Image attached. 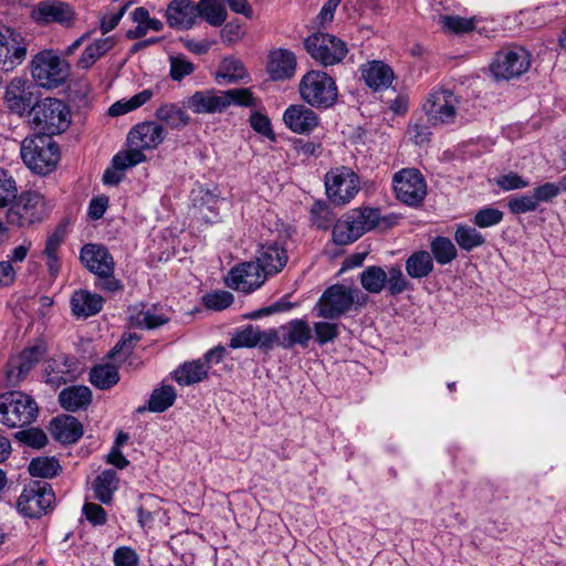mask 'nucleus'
Listing matches in <instances>:
<instances>
[{"mask_svg":"<svg viewBox=\"0 0 566 566\" xmlns=\"http://www.w3.org/2000/svg\"><path fill=\"white\" fill-rule=\"evenodd\" d=\"M166 138L165 128L156 122H144L130 129L127 142L132 149L113 157L116 168H130L146 160L144 149H154Z\"/></svg>","mask_w":566,"mask_h":566,"instance_id":"1","label":"nucleus"},{"mask_svg":"<svg viewBox=\"0 0 566 566\" xmlns=\"http://www.w3.org/2000/svg\"><path fill=\"white\" fill-rule=\"evenodd\" d=\"M21 157L33 172L45 176L55 169L60 148L51 136L34 135L23 139Z\"/></svg>","mask_w":566,"mask_h":566,"instance_id":"2","label":"nucleus"},{"mask_svg":"<svg viewBox=\"0 0 566 566\" xmlns=\"http://www.w3.org/2000/svg\"><path fill=\"white\" fill-rule=\"evenodd\" d=\"M31 125L36 135L54 136L65 132L70 126V109L57 98L46 97L38 101L31 108Z\"/></svg>","mask_w":566,"mask_h":566,"instance_id":"3","label":"nucleus"},{"mask_svg":"<svg viewBox=\"0 0 566 566\" xmlns=\"http://www.w3.org/2000/svg\"><path fill=\"white\" fill-rule=\"evenodd\" d=\"M298 91L302 99L317 109H328L338 99V88L335 80L326 72L318 70H311L303 75Z\"/></svg>","mask_w":566,"mask_h":566,"instance_id":"4","label":"nucleus"},{"mask_svg":"<svg viewBox=\"0 0 566 566\" xmlns=\"http://www.w3.org/2000/svg\"><path fill=\"white\" fill-rule=\"evenodd\" d=\"M30 72L39 86L56 88L69 78L70 64L54 50H42L32 57Z\"/></svg>","mask_w":566,"mask_h":566,"instance_id":"5","label":"nucleus"},{"mask_svg":"<svg viewBox=\"0 0 566 566\" xmlns=\"http://www.w3.org/2000/svg\"><path fill=\"white\" fill-rule=\"evenodd\" d=\"M39 412L35 400L22 391H7L0 395V422L9 428H23L36 420Z\"/></svg>","mask_w":566,"mask_h":566,"instance_id":"6","label":"nucleus"},{"mask_svg":"<svg viewBox=\"0 0 566 566\" xmlns=\"http://www.w3.org/2000/svg\"><path fill=\"white\" fill-rule=\"evenodd\" d=\"M55 500L52 486L45 481L27 484L17 501V509L25 517L39 518L46 514Z\"/></svg>","mask_w":566,"mask_h":566,"instance_id":"7","label":"nucleus"},{"mask_svg":"<svg viewBox=\"0 0 566 566\" xmlns=\"http://www.w3.org/2000/svg\"><path fill=\"white\" fill-rule=\"evenodd\" d=\"M358 293L357 289L347 287L344 284L331 285L315 305L317 316L332 321L340 318L352 310Z\"/></svg>","mask_w":566,"mask_h":566,"instance_id":"8","label":"nucleus"},{"mask_svg":"<svg viewBox=\"0 0 566 566\" xmlns=\"http://www.w3.org/2000/svg\"><path fill=\"white\" fill-rule=\"evenodd\" d=\"M8 221L18 227H29L43 220L45 216L44 197L36 191H22L9 205Z\"/></svg>","mask_w":566,"mask_h":566,"instance_id":"9","label":"nucleus"},{"mask_svg":"<svg viewBox=\"0 0 566 566\" xmlns=\"http://www.w3.org/2000/svg\"><path fill=\"white\" fill-rule=\"evenodd\" d=\"M305 49L321 65L340 63L348 53L347 44L335 35L317 32L305 39Z\"/></svg>","mask_w":566,"mask_h":566,"instance_id":"10","label":"nucleus"},{"mask_svg":"<svg viewBox=\"0 0 566 566\" xmlns=\"http://www.w3.org/2000/svg\"><path fill=\"white\" fill-rule=\"evenodd\" d=\"M324 181L328 199L337 206L348 203L360 189L358 176L345 166L331 169Z\"/></svg>","mask_w":566,"mask_h":566,"instance_id":"11","label":"nucleus"},{"mask_svg":"<svg viewBox=\"0 0 566 566\" xmlns=\"http://www.w3.org/2000/svg\"><path fill=\"white\" fill-rule=\"evenodd\" d=\"M396 197L402 203L418 207L427 196V182L422 174L415 168H405L392 178Z\"/></svg>","mask_w":566,"mask_h":566,"instance_id":"12","label":"nucleus"},{"mask_svg":"<svg viewBox=\"0 0 566 566\" xmlns=\"http://www.w3.org/2000/svg\"><path fill=\"white\" fill-rule=\"evenodd\" d=\"M531 65L530 54L526 50H502L495 54L490 71L495 80H511L520 77Z\"/></svg>","mask_w":566,"mask_h":566,"instance_id":"13","label":"nucleus"},{"mask_svg":"<svg viewBox=\"0 0 566 566\" xmlns=\"http://www.w3.org/2000/svg\"><path fill=\"white\" fill-rule=\"evenodd\" d=\"M33 91L34 86L27 78H12L7 85L3 96L6 106L20 117L30 116L31 108L38 102Z\"/></svg>","mask_w":566,"mask_h":566,"instance_id":"14","label":"nucleus"},{"mask_svg":"<svg viewBox=\"0 0 566 566\" xmlns=\"http://www.w3.org/2000/svg\"><path fill=\"white\" fill-rule=\"evenodd\" d=\"M28 42L18 32L0 27V70L10 72L20 65L27 56Z\"/></svg>","mask_w":566,"mask_h":566,"instance_id":"15","label":"nucleus"},{"mask_svg":"<svg viewBox=\"0 0 566 566\" xmlns=\"http://www.w3.org/2000/svg\"><path fill=\"white\" fill-rule=\"evenodd\" d=\"M458 104L459 99L451 91L434 90L429 94L423 109L431 124H449L455 118Z\"/></svg>","mask_w":566,"mask_h":566,"instance_id":"16","label":"nucleus"},{"mask_svg":"<svg viewBox=\"0 0 566 566\" xmlns=\"http://www.w3.org/2000/svg\"><path fill=\"white\" fill-rule=\"evenodd\" d=\"M268 276L256 262H243L229 272L226 283L230 289L250 293L259 289Z\"/></svg>","mask_w":566,"mask_h":566,"instance_id":"17","label":"nucleus"},{"mask_svg":"<svg viewBox=\"0 0 566 566\" xmlns=\"http://www.w3.org/2000/svg\"><path fill=\"white\" fill-rule=\"evenodd\" d=\"M198 18L200 11L197 3L191 0H171L166 9V20L170 28L179 30L191 29Z\"/></svg>","mask_w":566,"mask_h":566,"instance_id":"18","label":"nucleus"},{"mask_svg":"<svg viewBox=\"0 0 566 566\" xmlns=\"http://www.w3.org/2000/svg\"><path fill=\"white\" fill-rule=\"evenodd\" d=\"M80 259L84 266L96 276L99 274H113L115 263L109 251L99 244H85L81 249Z\"/></svg>","mask_w":566,"mask_h":566,"instance_id":"19","label":"nucleus"},{"mask_svg":"<svg viewBox=\"0 0 566 566\" xmlns=\"http://www.w3.org/2000/svg\"><path fill=\"white\" fill-rule=\"evenodd\" d=\"M283 120L289 129L296 134H308L319 124L318 115L303 104L290 105L283 114Z\"/></svg>","mask_w":566,"mask_h":566,"instance_id":"20","label":"nucleus"},{"mask_svg":"<svg viewBox=\"0 0 566 566\" xmlns=\"http://www.w3.org/2000/svg\"><path fill=\"white\" fill-rule=\"evenodd\" d=\"M32 18L40 23L56 22L70 24L74 19V12L70 4L57 0H44L36 4L32 11Z\"/></svg>","mask_w":566,"mask_h":566,"instance_id":"21","label":"nucleus"},{"mask_svg":"<svg viewBox=\"0 0 566 566\" xmlns=\"http://www.w3.org/2000/svg\"><path fill=\"white\" fill-rule=\"evenodd\" d=\"M285 248L277 241L264 243L256 254V264L265 275H275L283 270L287 263Z\"/></svg>","mask_w":566,"mask_h":566,"instance_id":"22","label":"nucleus"},{"mask_svg":"<svg viewBox=\"0 0 566 566\" xmlns=\"http://www.w3.org/2000/svg\"><path fill=\"white\" fill-rule=\"evenodd\" d=\"M223 98V91L221 90L196 91L187 98L186 106L195 114L223 113L226 111Z\"/></svg>","mask_w":566,"mask_h":566,"instance_id":"23","label":"nucleus"},{"mask_svg":"<svg viewBox=\"0 0 566 566\" xmlns=\"http://www.w3.org/2000/svg\"><path fill=\"white\" fill-rule=\"evenodd\" d=\"M360 73L366 85L375 92L388 88L395 78L392 69L377 60L360 65Z\"/></svg>","mask_w":566,"mask_h":566,"instance_id":"24","label":"nucleus"},{"mask_svg":"<svg viewBox=\"0 0 566 566\" xmlns=\"http://www.w3.org/2000/svg\"><path fill=\"white\" fill-rule=\"evenodd\" d=\"M281 334V347L284 349H291L295 345L306 348L312 338V329L307 321L302 318H295L282 325Z\"/></svg>","mask_w":566,"mask_h":566,"instance_id":"25","label":"nucleus"},{"mask_svg":"<svg viewBox=\"0 0 566 566\" xmlns=\"http://www.w3.org/2000/svg\"><path fill=\"white\" fill-rule=\"evenodd\" d=\"M70 303L76 317L87 318L102 311L104 298L99 294L81 289L73 293Z\"/></svg>","mask_w":566,"mask_h":566,"instance_id":"26","label":"nucleus"},{"mask_svg":"<svg viewBox=\"0 0 566 566\" xmlns=\"http://www.w3.org/2000/svg\"><path fill=\"white\" fill-rule=\"evenodd\" d=\"M269 72L275 81L291 78L296 69V57L293 52L279 49L270 54Z\"/></svg>","mask_w":566,"mask_h":566,"instance_id":"27","label":"nucleus"},{"mask_svg":"<svg viewBox=\"0 0 566 566\" xmlns=\"http://www.w3.org/2000/svg\"><path fill=\"white\" fill-rule=\"evenodd\" d=\"M44 373L46 382L55 388L75 379L73 361L65 356L48 360Z\"/></svg>","mask_w":566,"mask_h":566,"instance_id":"28","label":"nucleus"},{"mask_svg":"<svg viewBox=\"0 0 566 566\" xmlns=\"http://www.w3.org/2000/svg\"><path fill=\"white\" fill-rule=\"evenodd\" d=\"M51 431L56 440L71 444L83 436V426L75 417L66 415L51 421Z\"/></svg>","mask_w":566,"mask_h":566,"instance_id":"29","label":"nucleus"},{"mask_svg":"<svg viewBox=\"0 0 566 566\" xmlns=\"http://www.w3.org/2000/svg\"><path fill=\"white\" fill-rule=\"evenodd\" d=\"M45 353L46 346L42 342L24 348L20 355L11 363L12 369L9 370L8 377L11 378L13 376L14 369L18 371V379L25 377L28 373L43 358Z\"/></svg>","mask_w":566,"mask_h":566,"instance_id":"30","label":"nucleus"},{"mask_svg":"<svg viewBox=\"0 0 566 566\" xmlns=\"http://www.w3.org/2000/svg\"><path fill=\"white\" fill-rule=\"evenodd\" d=\"M59 402L66 411L76 412L91 405L92 391L86 386H70L59 394Z\"/></svg>","mask_w":566,"mask_h":566,"instance_id":"31","label":"nucleus"},{"mask_svg":"<svg viewBox=\"0 0 566 566\" xmlns=\"http://www.w3.org/2000/svg\"><path fill=\"white\" fill-rule=\"evenodd\" d=\"M117 43L115 35L105 36L95 40L88 44L77 61V67L81 70L90 69L98 59L109 52Z\"/></svg>","mask_w":566,"mask_h":566,"instance_id":"32","label":"nucleus"},{"mask_svg":"<svg viewBox=\"0 0 566 566\" xmlns=\"http://www.w3.org/2000/svg\"><path fill=\"white\" fill-rule=\"evenodd\" d=\"M434 264L430 252L420 250L411 253L406 260V272L412 279H423L430 275Z\"/></svg>","mask_w":566,"mask_h":566,"instance_id":"33","label":"nucleus"},{"mask_svg":"<svg viewBox=\"0 0 566 566\" xmlns=\"http://www.w3.org/2000/svg\"><path fill=\"white\" fill-rule=\"evenodd\" d=\"M118 488V476L114 470H104L93 482L95 497L104 504H109Z\"/></svg>","mask_w":566,"mask_h":566,"instance_id":"34","label":"nucleus"},{"mask_svg":"<svg viewBox=\"0 0 566 566\" xmlns=\"http://www.w3.org/2000/svg\"><path fill=\"white\" fill-rule=\"evenodd\" d=\"M155 116L172 129H181L190 123V116L186 111L174 103L163 104L156 109Z\"/></svg>","mask_w":566,"mask_h":566,"instance_id":"35","label":"nucleus"},{"mask_svg":"<svg viewBox=\"0 0 566 566\" xmlns=\"http://www.w3.org/2000/svg\"><path fill=\"white\" fill-rule=\"evenodd\" d=\"M345 216L354 229L358 231L359 238L367 231L374 229L378 224L380 218L379 210L371 208L352 210Z\"/></svg>","mask_w":566,"mask_h":566,"instance_id":"36","label":"nucleus"},{"mask_svg":"<svg viewBox=\"0 0 566 566\" xmlns=\"http://www.w3.org/2000/svg\"><path fill=\"white\" fill-rule=\"evenodd\" d=\"M248 76L243 63L234 57H224L216 73L218 83L234 84Z\"/></svg>","mask_w":566,"mask_h":566,"instance_id":"37","label":"nucleus"},{"mask_svg":"<svg viewBox=\"0 0 566 566\" xmlns=\"http://www.w3.org/2000/svg\"><path fill=\"white\" fill-rule=\"evenodd\" d=\"M90 381L95 388L106 390L119 381V374L113 365H97L90 371Z\"/></svg>","mask_w":566,"mask_h":566,"instance_id":"38","label":"nucleus"},{"mask_svg":"<svg viewBox=\"0 0 566 566\" xmlns=\"http://www.w3.org/2000/svg\"><path fill=\"white\" fill-rule=\"evenodd\" d=\"M200 17L212 27H221L227 20V10L221 0H200L197 3Z\"/></svg>","mask_w":566,"mask_h":566,"instance_id":"39","label":"nucleus"},{"mask_svg":"<svg viewBox=\"0 0 566 566\" xmlns=\"http://www.w3.org/2000/svg\"><path fill=\"white\" fill-rule=\"evenodd\" d=\"M208 368L200 361L185 363L175 370V379L179 385L189 386L207 378Z\"/></svg>","mask_w":566,"mask_h":566,"instance_id":"40","label":"nucleus"},{"mask_svg":"<svg viewBox=\"0 0 566 566\" xmlns=\"http://www.w3.org/2000/svg\"><path fill=\"white\" fill-rule=\"evenodd\" d=\"M359 281L367 292L378 294L386 287L387 272L381 266L370 265L360 273Z\"/></svg>","mask_w":566,"mask_h":566,"instance_id":"41","label":"nucleus"},{"mask_svg":"<svg viewBox=\"0 0 566 566\" xmlns=\"http://www.w3.org/2000/svg\"><path fill=\"white\" fill-rule=\"evenodd\" d=\"M454 240L464 251H472L485 243V238L474 227L468 224H459L454 232Z\"/></svg>","mask_w":566,"mask_h":566,"instance_id":"42","label":"nucleus"},{"mask_svg":"<svg viewBox=\"0 0 566 566\" xmlns=\"http://www.w3.org/2000/svg\"><path fill=\"white\" fill-rule=\"evenodd\" d=\"M430 250L432 259L441 265L451 263L458 255L455 245L447 237H436L430 242Z\"/></svg>","mask_w":566,"mask_h":566,"instance_id":"43","label":"nucleus"},{"mask_svg":"<svg viewBox=\"0 0 566 566\" xmlns=\"http://www.w3.org/2000/svg\"><path fill=\"white\" fill-rule=\"evenodd\" d=\"M176 397L177 394L172 386L163 385L151 392L148 400V410L153 412H164L174 405Z\"/></svg>","mask_w":566,"mask_h":566,"instance_id":"44","label":"nucleus"},{"mask_svg":"<svg viewBox=\"0 0 566 566\" xmlns=\"http://www.w3.org/2000/svg\"><path fill=\"white\" fill-rule=\"evenodd\" d=\"M61 465L53 457H41L32 459L29 464V472L32 476L52 479L59 474Z\"/></svg>","mask_w":566,"mask_h":566,"instance_id":"45","label":"nucleus"},{"mask_svg":"<svg viewBox=\"0 0 566 566\" xmlns=\"http://www.w3.org/2000/svg\"><path fill=\"white\" fill-rule=\"evenodd\" d=\"M135 326L154 329L169 322V317L157 312L156 307L138 312L132 317Z\"/></svg>","mask_w":566,"mask_h":566,"instance_id":"46","label":"nucleus"},{"mask_svg":"<svg viewBox=\"0 0 566 566\" xmlns=\"http://www.w3.org/2000/svg\"><path fill=\"white\" fill-rule=\"evenodd\" d=\"M224 109L231 105L240 107H255L256 98L250 88H231L223 91Z\"/></svg>","mask_w":566,"mask_h":566,"instance_id":"47","label":"nucleus"},{"mask_svg":"<svg viewBox=\"0 0 566 566\" xmlns=\"http://www.w3.org/2000/svg\"><path fill=\"white\" fill-rule=\"evenodd\" d=\"M18 193V186L11 172L0 167V209L8 207Z\"/></svg>","mask_w":566,"mask_h":566,"instance_id":"48","label":"nucleus"},{"mask_svg":"<svg viewBox=\"0 0 566 566\" xmlns=\"http://www.w3.org/2000/svg\"><path fill=\"white\" fill-rule=\"evenodd\" d=\"M332 235L333 242L337 245H346L359 239L358 231L349 223L346 216L334 224Z\"/></svg>","mask_w":566,"mask_h":566,"instance_id":"49","label":"nucleus"},{"mask_svg":"<svg viewBox=\"0 0 566 566\" xmlns=\"http://www.w3.org/2000/svg\"><path fill=\"white\" fill-rule=\"evenodd\" d=\"M169 76L172 81L181 82L186 76L191 75L196 66L185 55L178 54L169 57Z\"/></svg>","mask_w":566,"mask_h":566,"instance_id":"50","label":"nucleus"},{"mask_svg":"<svg viewBox=\"0 0 566 566\" xmlns=\"http://www.w3.org/2000/svg\"><path fill=\"white\" fill-rule=\"evenodd\" d=\"M311 217L313 223L318 229H328L335 219V214L333 210L329 208V206L326 202L323 201H315L314 205L311 208Z\"/></svg>","mask_w":566,"mask_h":566,"instance_id":"51","label":"nucleus"},{"mask_svg":"<svg viewBox=\"0 0 566 566\" xmlns=\"http://www.w3.org/2000/svg\"><path fill=\"white\" fill-rule=\"evenodd\" d=\"M259 340V329L254 328L252 325H248L232 336V338L230 339V347L251 348L258 346Z\"/></svg>","mask_w":566,"mask_h":566,"instance_id":"52","label":"nucleus"},{"mask_svg":"<svg viewBox=\"0 0 566 566\" xmlns=\"http://www.w3.org/2000/svg\"><path fill=\"white\" fill-rule=\"evenodd\" d=\"M504 213L493 207H484L476 211L473 223L479 228H489L499 224L503 220Z\"/></svg>","mask_w":566,"mask_h":566,"instance_id":"53","label":"nucleus"},{"mask_svg":"<svg viewBox=\"0 0 566 566\" xmlns=\"http://www.w3.org/2000/svg\"><path fill=\"white\" fill-rule=\"evenodd\" d=\"M537 200L534 195H522L511 197L507 201V208L513 214H523L537 209Z\"/></svg>","mask_w":566,"mask_h":566,"instance_id":"54","label":"nucleus"},{"mask_svg":"<svg viewBox=\"0 0 566 566\" xmlns=\"http://www.w3.org/2000/svg\"><path fill=\"white\" fill-rule=\"evenodd\" d=\"M440 21L443 29L455 34L468 33L474 29L473 19H467L458 15H442Z\"/></svg>","mask_w":566,"mask_h":566,"instance_id":"55","label":"nucleus"},{"mask_svg":"<svg viewBox=\"0 0 566 566\" xmlns=\"http://www.w3.org/2000/svg\"><path fill=\"white\" fill-rule=\"evenodd\" d=\"M14 438L28 447L40 449L48 443V437L43 430L31 428L14 433Z\"/></svg>","mask_w":566,"mask_h":566,"instance_id":"56","label":"nucleus"},{"mask_svg":"<svg viewBox=\"0 0 566 566\" xmlns=\"http://www.w3.org/2000/svg\"><path fill=\"white\" fill-rule=\"evenodd\" d=\"M233 295L228 291H216L202 297L203 305L213 311H222L233 303Z\"/></svg>","mask_w":566,"mask_h":566,"instance_id":"57","label":"nucleus"},{"mask_svg":"<svg viewBox=\"0 0 566 566\" xmlns=\"http://www.w3.org/2000/svg\"><path fill=\"white\" fill-rule=\"evenodd\" d=\"M386 285L391 295L401 294L409 289V282L403 276L399 266H391L388 270Z\"/></svg>","mask_w":566,"mask_h":566,"instance_id":"58","label":"nucleus"},{"mask_svg":"<svg viewBox=\"0 0 566 566\" xmlns=\"http://www.w3.org/2000/svg\"><path fill=\"white\" fill-rule=\"evenodd\" d=\"M314 333L319 345L327 344L336 339L339 335L338 324L331 322L314 323Z\"/></svg>","mask_w":566,"mask_h":566,"instance_id":"59","label":"nucleus"},{"mask_svg":"<svg viewBox=\"0 0 566 566\" xmlns=\"http://www.w3.org/2000/svg\"><path fill=\"white\" fill-rule=\"evenodd\" d=\"M82 512L86 520L94 526H101L107 522L106 511L96 503L85 502Z\"/></svg>","mask_w":566,"mask_h":566,"instance_id":"60","label":"nucleus"},{"mask_svg":"<svg viewBox=\"0 0 566 566\" xmlns=\"http://www.w3.org/2000/svg\"><path fill=\"white\" fill-rule=\"evenodd\" d=\"M140 340V336L136 333L124 334L119 342L111 350L109 356L115 358L118 355L126 357Z\"/></svg>","mask_w":566,"mask_h":566,"instance_id":"61","label":"nucleus"},{"mask_svg":"<svg viewBox=\"0 0 566 566\" xmlns=\"http://www.w3.org/2000/svg\"><path fill=\"white\" fill-rule=\"evenodd\" d=\"M496 185L505 191L523 189L526 188L530 182L523 179L520 175L515 172H510L503 176H500L496 179Z\"/></svg>","mask_w":566,"mask_h":566,"instance_id":"62","label":"nucleus"},{"mask_svg":"<svg viewBox=\"0 0 566 566\" xmlns=\"http://www.w3.org/2000/svg\"><path fill=\"white\" fill-rule=\"evenodd\" d=\"M66 235V229L64 226H59L48 237L45 242V248L43 250V255L57 254V251L63 243Z\"/></svg>","mask_w":566,"mask_h":566,"instance_id":"63","label":"nucleus"},{"mask_svg":"<svg viewBox=\"0 0 566 566\" xmlns=\"http://www.w3.org/2000/svg\"><path fill=\"white\" fill-rule=\"evenodd\" d=\"M114 563L116 566H138V555L133 548L123 546L115 551Z\"/></svg>","mask_w":566,"mask_h":566,"instance_id":"64","label":"nucleus"}]
</instances>
